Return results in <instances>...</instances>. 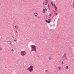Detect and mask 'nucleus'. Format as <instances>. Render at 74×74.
<instances>
[{"label":"nucleus","mask_w":74,"mask_h":74,"mask_svg":"<svg viewBox=\"0 0 74 74\" xmlns=\"http://www.w3.org/2000/svg\"><path fill=\"white\" fill-rule=\"evenodd\" d=\"M34 68L33 67V66L30 65L27 69V70L29 71V72H32L33 71Z\"/></svg>","instance_id":"obj_1"},{"label":"nucleus","mask_w":74,"mask_h":74,"mask_svg":"<svg viewBox=\"0 0 74 74\" xmlns=\"http://www.w3.org/2000/svg\"><path fill=\"white\" fill-rule=\"evenodd\" d=\"M31 47H32V51H36V46L32 45H31Z\"/></svg>","instance_id":"obj_2"},{"label":"nucleus","mask_w":74,"mask_h":74,"mask_svg":"<svg viewBox=\"0 0 74 74\" xmlns=\"http://www.w3.org/2000/svg\"><path fill=\"white\" fill-rule=\"evenodd\" d=\"M26 54V51H22L21 52V55L22 56H24Z\"/></svg>","instance_id":"obj_3"},{"label":"nucleus","mask_w":74,"mask_h":74,"mask_svg":"<svg viewBox=\"0 0 74 74\" xmlns=\"http://www.w3.org/2000/svg\"><path fill=\"white\" fill-rule=\"evenodd\" d=\"M48 59L49 60H52V57L51 56H49L48 57Z\"/></svg>","instance_id":"obj_4"},{"label":"nucleus","mask_w":74,"mask_h":74,"mask_svg":"<svg viewBox=\"0 0 74 74\" xmlns=\"http://www.w3.org/2000/svg\"><path fill=\"white\" fill-rule=\"evenodd\" d=\"M51 4L52 5L53 7H54V8L56 7V5H55V4H53V2H51Z\"/></svg>","instance_id":"obj_5"},{"label":"nucleus","mask_w":74,"mask_h":74,"mask_svg":"<svg viewBox=\"0 0 74 74\" xmlns=\"http://www.w3.org/2000/svg\"><path fill=\"white\" fill-rule=\"evenodd\" d=\"M58 69L60 71L62 70V67H61V66H59L58 67Z\"/></svg>","instance_id":"obj_6"},{"label":"nucleus","mask_w":74,"mask_h":74,"mask_svg":"<svg viewBox=\"0 0 74 74\" xmlns=\"http://www.w3.org/2000/svg\"><path fill=\"white\" fill-rule=\"evenodd\" d=\"M34 15L35 16H37L38 15V14L37 12H35L34 14Z\"/></svg>","instance_id":"obj_7"},{"label":"nucleus","mask_w":74,"mask_h":74,"mask_svg":"<svg viewBox=\"0 0 74 74\" xmlns=\"http://www.w3.org/2000/svg\"><path fill=\"white\" fill-rule=\"evenodd\" d=\"M65 69L66 70H68L69 69V66H65Z\"/></svg>","instance_id":"obj_8"},{"label":"nucleus","mask_w":74,"mask_h":74,"mask_svg":"<svg viewBox=\"0 0 74 74\" xmlns=\"http://www.w3.org/2000/svg\"><path fill=\"white\" fill-rule=\"evenodd\" d=\"M45 21L47 23H50V22H51V21H48V20H46Z\"/></svg>","instance_id":"obj_9"},{"label":"nucleus","mask_w":74,"mask_h":74,"mask_svg":"<svg viewBox=\"0 0 74 74\" xmlns=\"http://www.w3.org/2000/svg\"><path fill=\"white\" fill-rule=\"evenodd\" d=\"M43 13H45V9H43Z\"/></svg>","instance_id":"obj_10"},{"label":"nucleus","mask_w":74,"mask_h":74,"mask_svg":"<svg viewBox=\"0 0 74 74\" xmlns=\"http://www.w3.org/2000/svg\"><path fill=\"white\" fill-rule=\"evenodd\" d=\"M54 13L55 15H58V14H57V13H55V11H54Z\"/></svg>","instance_id":"obj_11"},{"label":"nucleus","mask_w":74,"mask_h":74,"mask_svg":"<svg viewBox=\"0 0 74 74\" xmlns=\"http://www.w3.org/2000/svg\"><path fill=\"white\" fill-rule=\"evenodd\" d=\"M54 8H55V9L56 11H57L58 9H57V8H56V7Z\"/></svg>","instance_id":"obj_12"},{"label":"nucleus","mask_w":74,"mask_h":74,"mask_svg":"<svg viewBox=\"0 0 74 74\" xmlns=\"http://www.w3.org/2000/svg\"><path fill=\"white\" fill-rule=\"evenodd\" d=\"M15 28L16 29H18V26H15Z\"/></svg>","instance_id":"obj_13"},{"label":"nucleus","mask_w":74,"mask_h":74,"mask_svg":"<svg viewBox=\"0 0 74 74\" xmlns=\"http://www.w3.org/2000/svg\"><path fill=\"white\" fill-rule=\"evenodd\" d=\"M49 7H50L49 5L48 4V8L49 9Z\"/></svg>","instance_id":"obj_14"},{"label":"nucleus","mask_w":74,"mask_h":74,"mask_svg":"<svg viewBox=\"0 0 74 74\" xmlns=\"http://www.w3.org/2000/svg\"><path fill=\"white\" fill-rule=\"evenodd\" d=\"M2 50V48L1 47H0V51H1Z\"/></svg>","instance_id":"obj_15"},{"label":"nucleus","mask_w":74,"mask_h":74,"mask_svg":"<svg viewBox=\"0 0 74 74\" xmlns=\"http://www.w3.org/2000/svg\"><path fill=\"white\" fill-rule=\"evenodd\" d=\"M62 64H64V63H63V61H62Z\"/></svg>","instance_id":"obj_16"},{"label":"nucleus","mask_w":74,"mask_h":74,"mask_svg":"<svg viewBox=\"0 0 74 74\" xmlns=\"http://www.w3.org/2000/svg\"><path fill=\"white\" fill-rule=\"evenodd\" d=\"M49 21H51V18H49L48 19Z\"/></svg>","instance_id":"obj_17"},{"label":"nucleus","mask_w":74,"mask_h":74,"mask_svg":"<svg viewBox=\"0 0 74 74\" xmlns=\"http://www.w3.org/2000/svg\"><path fill=\"white\" fill-rule=\"evenodd\" d=\"M45 72H46V73L48 72V70H46V71H45Z\"/></svg>","instance_id":"obj_18"},{"label":"nucleus","mask_w":74,"mask_h":74,"mask_svg":"<svg viewBox=\"0 0 74 74\" xmlns=\"http://www.w3.org/2000/svg\"><path fill=\"white\" fill-rule=\"evenodd\" d=\"M11 51H12V52H13V51H14V50H13V49H12V50H11Z\"/></svg>","instance_id":"obj_19"},{"label":"nucleus","mask_w":74,"mask_h":74,"mask_svg":"<svg viewBox=\"0 0 74 74\" xmlns=\"http://www.w3.org/2000/svg\"><path fill=\"white\" fill-rule=\"evenodd\" d=\"M45 5H47V2H46L45 4Z\"/></svg>","instance_id":"obj_20"},{"label":"nucleus","mask_w":74,"mask_h":74,"mask_svg":"<svg viewBox=\"0 0 74 74\" xmlns=\"http://www.w3.org/2000/svg\"><path fill=\"white\" fill-rule=\"evenodd\" d=\"M45 10L46 11H47V9L46 8L45 9Z\"/></svg>","instance_id":"obj_21"},{"label":"nucleus","mask_w":74,"mask_h":74,"mask_svg":"<svg viewBox=\"0 0 74 74\" xmlns=\"http://www.w3.org/2000/svg\"><path fill=\"white\" fill-rule=\"evenodd\" d=\"M51 16V14H49V16Z\"/></svg>","instance_id":"obj_22"},{"label":"nucleus","mask_w":74,"mask_h":74,"mask_svg":"<svg viewBox=\"0 0 74 74\" xmlns=\"http://www.w3.org/2000/svg\"><path fill=\"white\" fill-rule=\"evenodd\" d=\"M46 18H47V17H48V16H47V15L46 16Z\"/></svg>","instance_id":"obj_23"},{"label":"nucleus","mask_w":74,"mask_h":74,"mask_svg":"<svg viewBox=\"0 0 74 74\" xmlns=\"http://www.w3.org/2000/svg\"><path fill=\"white\" fill-rule=\"evenodd\" d=\"M14 41H16V40H14Z\"/></svg>","instance_id":"obj_24"},{"label":"nucleus","mask_w":74,"mask_h":74,"mask_svg":"<svg viewBox=\"0 0 74 74\" xmlns=\"http://www.w3.org/2000/svg\"><path fill=\"white\" fill-rule=\"evenodd\" d=\"M49 0H45V1H48Z\"/></svg>","instance_id":"obj_25"},{"label":"nucleus","mask_w":74,"mask_h":74,"mask_svg":"<svg viewBox=\"0 0 74 74\" xmlns=\"http://www.w3.org/2000/svg\"><path fill=\"white\" fill-rule=\"evenodd\" d=\"M43 4H44V3H43Z\"/></svg>","instance_id":"obj_26"},{"label":"nucleus","mask_w":74,"mask_h":74,"mask_svg":"<svg viewBox=\"0 0 74 74\" xmlns=\"http://www.w3.org/2000/svg\"><path fill=\"white\" fill-rule=\"evenodd\" d=\"M17 74H19V73H18Z\"/></svg>","instance_id":"obj_27"}]
</instances>
